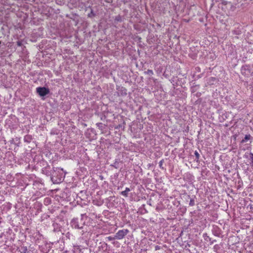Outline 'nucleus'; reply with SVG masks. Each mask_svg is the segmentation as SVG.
<instances>
[{
	"mask_svg": "<svg viewBox=\"0 0 253 253\" xmlns=\"http://www.w3.org/2000/svg\"><path fill=\"white\" fill-rule=\"evenodd\" d=\"M33 139L32 136L31 135H26L24 138V140L25 142L30 143Z\"/></svg>",
	"mask_w": 253,
	"mask_h": 253,
	"instance_id": "7",
	"label": "nucleus"
},
{
	"mask_svg": "<svg viewBox=\"0 0 253 253\" xmlns=\"http://www.w3.org/2000/svg\"><path fill=\"white\" fill-rule=\"evenodd\" d=\"M108 246V245H107V244L105 242H103L102 243V245H101L102 248L106 250L107 249Z\"/></svg>",
	"mask_w": 253,
	"mask_h": 253,
	"instance_id": "20",
	"label": "nucleus"
},
{
	"mask_svg": "<svg viewBox=\"0 0 253 253\" xmlns=\"http://www.w3.org/2000/svg\"><path fill=\"white\" fill-rule=\"evenodd\" d=\"M17 44L18 46H20L22 45V42L19 41H18L17 42Z\"/></svg>",
	"mask_w": 253,
	"mask_h": 253,
	"instance_id": "24",
	"label": "nucleus"
},
{
	"mask_svg": "<svg viewBox=\"0 0 253 253\" xmlns=\"http://www.w3.org/2000/svg\"><path fill=\"white\" fill-rule=\"evenodd\" d=\"M212 233L214 236L217 237H219L220 235L219 229L217 227L214 228V229L212 230Z\"/></svg>",
	"mask_w": 253,
	"mask_h": 253,
	"instance_id": "9",
	"label": "nucleus"
},
{
	"mask_svg": "<svg viewBox=\"0 0 253 253\" xmlns=\"http://www.w3.org/2000/svg\"><path fill=\"white\" fill-rule=\"evenodd\" d=\"M123 21L122 17L121 15H118V16H116L115 18V21L117 22H121Z\"/></svg>",
	"mask_w": 253,
	"mask_h": 253,
	"instance_id": "12",
	"label": "nucleus"
},
{
	"mask_svg": "<svg viewBox=\"0 0 253 253\" xmlns=\"http://www.w3.org/2000/svg\"><path fill=\"white\" fill-rule=\"evenodd\" d=\"M250 162V165L252 167H253V153H250V158H249Z\"/></svg>",
	"mask_w": 253,
	"mask_h": 253,
	"instance_id": "13",
	"label": "nucleus"
},
{
	"mask_svg": "<svg viewBox=\"0 0 253 253\" xmlns=\"http://www.w3.org/2000/svg\"><path fill=\"white\" fill-rule=\"evenodd\" d=\"M197 86H199V85H194L193 86H192L191 87V92L193 93H194L197 90Z\"/></svg>",
	"mask_w": 253,
	"mask_h": 253,
	"instance_id": "17",
	"label": "nucleus"
},
{
	"mask_svg": "<svg viewBox=\"0 0 253 253\" xmlns=\"http://www.w3.org/2000/svg\"><path fill=\"white\" fill-rule=\"evenodd\" d=\"M54 232H59L60 231L61 226L56 222H54L52 224Z\"/></svg>",
	"mask_w": 253,
	"mask_h": 253,
	"instance_id": "6",
	"label": "nucleus"
},
{
	"mask_svg": "<svg viewBox=\"0 0 253 253\" xmlns=\"http://www.w3.org/2000/svg\"><path fill=\"white\" fill-rule=\"evenodd\" d=\"M155 249L156 251H157L160 250L161 249V247L157 245L155 246Z\"/></svg>",
	"mask_w": 253,
	"mask_h": 253,
	"instance_id": "23",
	"label": "nucleus"
},
{
	"mask_svg": "<svg viewBox=\"0 0 253 253\" xmlns=\"http://www.w3.org/2000/svg\"><path fill=\"white\" fill-rule=\"evenodd\" d=\"M64 176L63 169L53 168V171L51 175V180L53 183L61 182L64 180Z\"/></svg>",
	"mask_w": 253,
	"mask_h": 253,
	"instance_id": "1",
	"label": "nucleus"
},
{
	"mask_svg": "<svg viewBox=\"0 0 253 253\" xmlns=\"http://www.w3.org/2000/svg\"><path fill=\"white\" fill-rule=\"evenodd\" d=\"M19 252L21 253H29V251L26 246H21Z\"/></svg>",
	"mask_w": 253,
	"mask_h": 253,
	"instance_id": "10",
	"label": "nucleus"
},
{
	"mask_svg": "<svg viewBox=\"0 0 253 253\" xmlns=\"http://www.w3.org/2000/svg\"><path fill=\"white\" fill-rule=\"evenodd\" d=\"M1 43V41H0V44Z\"/></svg>",
	"mask_w": 253,
	"mask_h": 253,
	"instance_id": "32",
	"label": "nucleus"
},
{
	"mask_svg": "<svg viewBox=\"0 0 253 253\" xmlns=\"http://www.w3.org/2000/svg\"><path fill=\"white\" fill-rule=\"evenodd\" d=\"M96 126L98 127L99 129L101 130H103L104 129H105L106 126L105 125H103L102 123H98L96 124Z\"/></svg>",
	"mask_w": 253,
	"mask_h": 253,
	"instance_id": "11",
	"label": "nucleus"
},
{
	"mask_svg": "<svg viewBox=\"0 0 253 253\" xmlns=\"http://www.w3.org/2000/svg\"><path fill=\"white\" fill-rule=\"evenodd\" d=\"M109 241H112V240H116V238H115V235H114V237H111V236H109L108 237L106 238Z\"/></svg>",
	"mask_w": 253,
	"mask_h": 253,
	"instance_id": "21",
	"label": "nucleus"
},
{
	"mask_svg": "<svg viewBox=\"0 0 253 253\" xmlns=\"http://www.w3.org/2000/svg\"><path fill=\"white\" fill-rule=\"evenodd\" d=\"M200 94H201L200 93H197V96H200Z\"/></svg>",
	"mask_w": 253,
	"mask_h": 253,
	"instance_id": "29",
	"label": "nucleus"
},
{
	"mask_svg": "<svg viewBox=\"0 0 253 253\" xmlns=\"http://www.w3.org/2000/svg\"><path fill=\"white\" fill-rule=\"evenodd\" d=\"M87 130H88V131H89V130H90V131L91 132H94V129H92V128H91V129H88Z\"/></svg>",
	"mask_w": 253,
	"mask_h": 253,
	"instance_id": "27",
	"label": "nucleus"
},
{
	"mask_svg": "<svg viewBox=\"0 0 253 253\" xmlns=\"http://www.w3.org/2000/svg\"><path fill=\"white\" fill-rule=\"evenodd\" d=\"M203 236H204V237H207L208 238H209V237L207 236V234H206V233L204 234Z\"/></svg>",
	"mask_w": 253,
	"mask_h": 253,
	"instance_id": "28",
	"label": "nucleus"
},
{
	"mask_svg": "<svg viewBox=\"0 0 253 253\" xmlns=\"http://www.w3.org/2000/svg\"><path fill=\"white\" fill-rule=\"evenodd\" d=\"M164 162V159H162L159 162V167L162 169H164V168L163 167V164Z\"/></svg>",
	"mask_w": 253,
	"mask_h": 253,
	"instance_id": "19",
	"label": "nucleus"
},
{
	"mask_svg": "<svg viewBox=\"0 0 253 253\" xmlns=\"http://www.w3.org/2000/svg\"><path fill=\"white\" fill-rule=\"evenodd\" d=\"M76 250H77V251H78V250H79V248H77Z\"/></svg>",
	"mask_w": 253,
	"mask_h": 253,
	"instance_id": "31",
	"label": "nucleus"
},
{
	"mask_svg": "<svg viewBox=\"0 0 253 253\" xmlns=\"http://www.w3.org/2000/svg\"><path fill=\"white\" fill-rule=\"evenodd\" d=\"M129 230L127 229H123L119 230L115 233V238L116 240H122L129 233Z\"/></svg>",
	"mask_w": 253,
	"mask_h": 253,
	"instance_id": "3",
	"label": "nucleus"
},
{
	"mask_svg": "<svg viewBox=\"0 0 253 253\" xmlns=\"http://www.w3.org/2000/svg\"><path fill=\"white\" fill-rule=\"evenodd\" d=\"M215 80H216V79L213 77H211L210 78V81L214 82V81H215Z\"/></svg>",
	"mask_w": 253,
	"mask_h": 253,
	"instance_id": "25",
	"label": "nucleus"
},
{
	"mask_svg": "<svg viewBox=\"0 0 253 253\" xmlns=\"http://www.w3.org/2000/svg\"><path fill=\"white\" fill-rule=\"evenodd\" d=\"M130 191L129 188H126L125 191L121 192V194L124 196L125 197H127L128 196V193Z\"/></svg>",
	"mask_w": 253,
	"mask_h": 253,
	"instance_id": "8",
	"label": "nucleus"
},
{
	"mask_svg": "<svg viewBox=\"0 0 253 253\" xmlns=\"http://www.w3.org/2000/svg\"><path fill=\"white\" fill-rule=\"evenodd\" d=\"M144 74L151 76L154 74V73L152 70L148 69L147 71L144 72Z\"/></svg>",
	"mask_w": 253,
	"mask_h": 253,
	"instance_id": "14",
	"label": "nucleus"
},
{
	"mask_svg": "<svg viewBox=\"0 0 253 253\" xmlns=\"http://www.w3.org/2000/svg\"><path fill=\"white\" fill-rule=\"evenodd\" d=\"M88 17L89 18L93 17L95 16V13L94 12L92 9H91L90 12L88 14Z\"/></svg>",
	"mask_w": 253,
	"mask_h": 253,
	"instance_id": "15",
	"label": "nucleus"
},
{
	"mask_svg": "<svg viewBox=\"0 0 253 253\" xmlns=\"http://www.w3.org/2000/svg\"><path fill=\"white\" fill-rule=\"evenodd\" d=\"M66 236L68 238L70 239L71 236L72 237L73 235L70 232H67L66 234Z\"/></svg>",
	"mask_w": 253,
	"mask_h": 253,
	"instance_id": "22",
	"label": "nucleus"
},
{
	"mask_svg": "<svg viewBox=\"0 0 253 253\" xmlns=\"http://www.w3.org/2000/svg\"><path fill=\"white\" fill-rule=\"evenodd\" d=\"M187 246L189 247L190 246V245L189 244H188L185 246V247H186Z\"/></svg>",
	"mask_w": 253,
	"mask_h": 253,
	"instance_id": "30",
	"label": "nucleus"
},
{
	"mask_svg": "<svg viewBox=\"0 0 253 253\" xmlns=\"http://www.w3.org/2000/svg\"><path fill=\"white\" fill-rule=\"evenodd\" d=\"M87 216L84 214H81L80 218L76 217L72 219L70 222L71 226L74 228L81 229L84 225Z\"/></svg>",
	"mask_w": 253,
	"mask_h": 253,
	"instance_id": "2",
	"label": "nucleus"
},
{
	"mask_svg": "<svg viewBox=\"0 0 253 253\" xmlns=\"http://www.w3.org/2000/svg\"><path fill=\"white\" fill-rule=\"evenodd\" d=\"M252 139V137L250 134H246L245 137L241 140V143H244L245 142H247L248 141H250V143H251Z\"/></svg>",
	"mask_w": 253,
	"mask_h": 253,
	"instance_id": "5",
	"label": "nucleus"
},
{
	"mask_svg": "<svg viewBox=\"0 0 253 253\" xmlns=\"http://www.w3.org/2000/svg\"><path fill=\"white\" fill-rule=\"evenodd\" d=\"M189 205L190 206H193L195 205V200L193 198L190 199Z\"/></svg>",
	"mask_w": 253,
	"mask_h": 253,
	"instance_id": "18",
	"label": "nucleus"
},
{
	"mask_svg": "<svg viewBox=\"0 0 253 253\" xmlns=\"http://www.w3.org/2000/svg\"><path fill=\"white\" fill-rule=\"evenodd\" d=\"M244 70L246 71V69L245 68H242V74H244L245 73V72H244Z\"/></svg>",
	"mask_w": 253,
	"mask_h": 253,
	"instance_id": "26",
	"label": "nucleus"
},
{
	"mask_svg": "<svg viewBox=\"0 0 253 253\" xmlns=\"http://www.w3.org/2000/svg\"><path fill=\"white\" fill-rule=\"evenodd\" d=\"M36 92L41 97H44L49 93V89L45 87H38L36 88Z\"/></svg>",
	"mask_w": 253,
	"mask_h": 253,
	"instance_id": "4",
	"label": "nucleus"
},
{
	"mask_svg": "<svg viewBox=\"0 0 253 253\" xmlns=\"http://www.w3.org/2000/svg\"><path fill=\"white\" fill-rule=\"evenodd\" d=\"M194 154H195V157H196L195 160L197 162H198L199 160V158H200V154H199V153H198V151H195V152H194Z\"/></svg>",
	"mask_w": 253,
	"mask_h": 253,
	"instance_id": "16",
	"label": "nucleus"
}]
</instances>
